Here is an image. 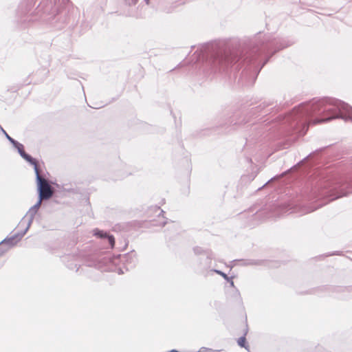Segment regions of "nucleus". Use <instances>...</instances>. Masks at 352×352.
<instances>
[{
	"label": "nucleus",
	"instance_id": "5",
	"mask_svg": "<svg viewBox=\"0 0 352 352\" xmlns=\"http://www.w3.org/2000/svg\"><path fill=\"white\" fill-rule=\"evenodd\" d=\"M213 259L212 252L206 254L204 256L199 257L197 260V267L201 273H204L209 270L212 265V260Z\"/></svg>",
	"mask_w": 352,
	"mask_h": 352
},
{
	"label": "nucleus",
	"instance_id": "28",
	"mask_svg": "<svg viewBox=\"0 0 352 352\" xmlns=\"http://www.w3.org/2000/svg\"><path fill=\"white\" fill-rule=\"evenodd\" d=\"M132 16H135V17H138V14H132Z\"/></svg>",
	"mask_w": 352,
	"mask_h": 352
},
{
	"label": "nucleus",
	"instance_id": "21",
	"mask_svg": "<svg viewBox=\"0 0 352 352\" xmlns=\"http://www.w3.org/2000/svg\"><path fill=\"white\" fill-rule=\"evenodd\" d=\"M138 0H124L125 3L129 6L136 4Z\"/></svg>",
	"mask_w": 352,
	"mask_h": 352
},
{
	"label": "nucleus",
	"instance_id": "15",
	"mask_svg": "<svg viewBox=\"0 0 352 352\" xmlns=\"http://www.w3.org/2000/svg\"><path fill=\"white\" fill-rule=\"evenodd\" d=\"M248 327H246V329H245V332H244L243 336L240 337L238 339L237 343H238L239 346H240L242 348L245 349L248 351L250 352V346L246 342V338H245V336H246V334L248 333Z\"/></svg>",
	"mask_w": 352,
	"mask_h": 352
},
{
	"label": "nucleus",
	"instance_id": "6",
	"mask_svg": "<svg viewBox=\"0 0 352 352\" xmlns=\"http://www.w3.org/2000/svg\"><path fill=\"white\" fill-rule=\"evenodd\" d=\"M164 213V211L160 208V206H151L148 208L146 214V217L150 219L151 222H154L155 219H153L154 217H160L161 216H163V214ZM164 218V217H162Z\"/></svg>",
	"mask_w": 352,
	"mask_h": 352
},
{
	"label": "nucleus",
	"instance_id": "1",
	"mask_svg": "<svg viewBox=\"0 0 352 352\" xmlns=\"http://www.w3.org/2000/svg\"><path fill=\"white\" fill-rule=\"evenodd\" d=\"M292 44V42L284 38L258 33L243 49H230L221 41L205 43L193 54L191 61L214 71L229 67L236 71L241 69L239 82L242 85L250 86L254 83L270 58Z\"/></svg>",
	"mask_w": 352,
	"mask_h": 352
},
{
	"label": "nucleus",
	"instance_id": "14",
	"mask_svg": "<svg viewBox=\"0 0 352 352\" xmlns=\"http://www.w3.org/2000/svg\"><path fill=\"white\" fill-rule=\"evenodd\" d=\"M211 271L214 272L216 274H217L220 275L221 276H222L224 278V280H226L227 282H228L230 283V285L232 287H235L234 281L232 280L233 276H228L223 272H222L221 270H217V269H212V270H211Z\"/></svg>",
	"mask_w": 352,
	"mask_h": 352
},
{
	"label": "nucleus",
	"instance_id": "10",
	"mask_svg": "<svg viewBox=\"0 0 352 352\" xmlns=\"http://www.w3.org/2000/svg\"><path fill=\"white\" fill-rule=\"evenodd\" d=\"M21 155L25 160H26L28 162H29L34 166L36 175H38V173H40L38 162L36 159L32 158L30 155L25 153H21Z\"/></svg>",
	"mask_w": 352,
	"mask_h": 352
},
{
	"label": "nucleus",
	"instance_id": "3",
	"mask_svg": "<svg viewBox=\"0 0 352 352\" xmlns=\"http://www.w3.org/2000/svg\"><path fill=\"white\" fill-rule=\"evenodd\" d=\"M352 192V175L329 174L327 170L314 169L300 198L298 212L306 214L316 210L329 201Z\"/></svg>",
	"mask_w": 352,
	"mask_h": 352
},
{
	"label": "nucleus",
	"instance_id": "24",
	"mask_svg": "<svg viewBox=\"0 0 352 352\" xmlns=\"http://www.w3.org/2000/svg\"><path fill=\"white\" fill-rule=\"evenodd\" d=\"M257 264H258V261H254V260L248 261V262H245L244 263V265H257Z\"/></svg>",
	"mask_w": 352,
	"mask_h": 352
},
{
	"label": "nucleus",
	"instance_id": "2",
	"mask_svg": "<svg viewBox=\"0 0 352 352\" xmlns=\"http://www.w3.org/2000/svg\"><path fill=\"white\" fill-rule=\"evenodd\" d=\"M336 118L352 121V107L331 97L314 98L295 107L291 112L280 116L271 123L279 136L285 137V147L306 134L309 124L329 122Z\"/></svg>",
	"mask_w": 352,
	"mask_h": 352
},
{
	"label": "nucleus",
	"instance_id": "23",
	"mask_svg": "<svg viewBox=\"0 0 352 352\" xmlns=\"http://www.w3.org/2000/svg\"><path fill=\"white\" fill-rule=\"evenodd\" d=\"M206 351H214L212 349L207 347H201L198 351L196 352H206Z\"/></svg>",
	"mask_w": 352,
	"mask_h": 352
},
{
	"label": "nucleus",
	"instance_id": "22",
	"mask_svg": "<svg viewBox=\"0 0 352 352\" xmlns=\"http://www.w3.org/2000/svg\"><path fill=\"white\" fill-rule=\"evenodd\" d=\"M166 223H167V221H162L159 222L158 223H153L152 225L159 226L160 227H164Z\"/></svg>",
	"mask_w": 352,
	"mask_h": 352
},
{
	"label": "nucleus",
	"instance_id": "11",
	"mask_svg": "<svg viewBox=\"0 0 352 352\" xmlns=\"http://www.w3.org/2000/svg\"><path fill=\"white\" fill-rule=\"evenodd\" d=\"M21 155L25 160H26L28 162H29L34 166L36 175H38V173H40L38 162L36 159L32 158L30 155L25 153H21Z\"/></svg>",
	"mask_w": 352,
	"mask_h": 352
},
{
	"label": "nucleus",
	"instance_id": "12",
	"mask_svg": "<svg viewBox=\"0 0 352 352\" xmlns=\"http://www.w3.org/2000/svg\"><path fill=\"white\" fill-rule=\"evenodd\" d=\"M21 155L25 160H26L28 162H29L34 166L36 175H38V173H40L38 162L36 159L32 158L30 155L25 153H21Z\"/></svg>",
	"mask_w": 352,
	"mask_h": 352
},
{
	"label": "nucleus",
	"instance_id": "20",
	"mask_svg": "<svg viewBox=\"0 0 352 352\" xmlns=\"http://www.w3.org/2000/svg\"><path fill=\"white\" fill-rule=\"evenodd\" d=\"M125 228V225L124 224H116L113 229H111V231L118 232V231H122L124 230Z\"/></svg>",
	"mask_w": 352,
	"mask_h": 352
},
{
	"label": "nucleus",
	"instance_id": "8",
	"mask_svg": "<svg viewBox=\"0 0 352 352\" xmlns=\"http://www.w3.org/2000/svg\"><path fill=\"white\" fill-rule=\"evenodd\" d=\"M21 236L19 234H15L11 237L4 239L1 242V245H7L9 247L15 245L19 241H20Z\"/></svg>",
	"mask_w": 352,
	"mask_h": 352
},
{
	"label": "nucleus",
	"instance_id": "13",
	"mask_svg": "<svg viewBox=\"0 0 352 352\" xmlns=\"http://www.w3.org/2000/svg\"><path fill=\"white\" fill-rule=\"evenodd\" d=\"M121 256L120 254H118V256H115L114 254H111V272H116L118 274H123L124 270L120 267H117L116 265L115 259L117 258H120Z\"/></svg>",
	"mask_w": 352,
	"mask_h": 352
},
{
	"label": "nucleus",
	"instance_id": "27",
	"mask_svg": "<svg viewBox=\"0 0 352 352\" xmlns=\"http://www.w3.org/2000/svg\"><path fill=\"white\" fill-rule=\"evenodd\" d=\"M145 1V3L148 5L149 3V1L150 0H144Z\"/></svg>",
	"mask_w": 352,
	"mask_h": 352
},
{
	"label": "nucleus",
	"instance_id": "16",
	"mask_svg": "<svg viewBox=\"0 0 352 352\" xmlns=\"http://www.w3.org/2000/svg\"><path fill=\"white\" fill-rule=\"evenodd\" d=\"M193 252L197 256H200V257L204 256L206 254H210L211 251L209 250H205L201 247L195 246L193 248Z\"/></svg>",
	"mask_w": 352,
	"mask_h": 352
},
{
	"label": "nucleus",
	"instance_id": "4",
	"mask_svg": "<svg viewBox=\"0 0 352 352\" xmlns=\"http://www.w3.org/2000/svg\"><path fill=\"white\" fill-rule=\"evenodd\" d=\"M36 181L39 195V200L36 206L39 207L43 200L49 199L52 197L54 190L47 180L42 177L40 173L36 175Z\"/></svg>",
	"mask_w": 352,
	"mask_h": 352
},
{
	"label": "nucleus",
	"instance_id": "26",
	"mask_svg": "<svg viewBox=\"0 0 352 352\" xmlns=\"http://www.w3.org/2000/svg\"><path fill=\"white\" fill-rule=\"evenodd\" d=\"M176 5L174 6V8H175L178 5H182L184 3H185V1L184 0H177L176 2H175Z\"/></svg>",
	"mask_w": 352,
	"mask_h": 352
},
{
	"label": "nucleus",
	"instance_id": "9",
	"mask_svg": "<svg viewBox=\"0 0 352 352\" xmlns=\"http://www.w3.org/2000/svg\"><path fill=\"white\" fill-rule=\"evenodd\" d=\"M21 155L25 160H26L28 162H29L34 166L36 175H38V173H40L38 162L36 159L32 158L30 155L25 153H21Z\"/></svg>",
	"mask_w": 352,
	"mask_h": 352
},
{
	"label": "nucleus",
	"instance_id": "18",
	"mask_svg": "<svg viewBox=\"0 0 352 352\" xmlns=\"http://www.w3.org/2000/svg\"><path fill=\"white\" fill-rule=\"evenodd\" d=\"M129 241L128 240L124 237L123 238L122 241H121V245L118 247V248L120 250H124L126 247L128 246Z\"/></svg>",
	"mask_w": 352,
	"mask_h": 352
},
{
	"label": "nucleus",
	"instance_id": "19",
	"mask_svg": "<svg viewBox=\"0 0 352 352\" xmlns=\"http://www.w3.org/2000/svg\"><path fill=\"white\" fill-rule=\"evenodd\" d=\"M94 235L100 237V238H103V237H108L109 239L110 240V237L107 235V233H103L102 231H100V230H95L94 231Z\"/></svg>",
	"mask_w": 352,
	"mask_h": 352
},
{
	"label": "nucleus",
	"instance_id": "25",
	"mask_svg": "<svg viewBox=\"0 0 352 352\" xmlns=\"http://www.w3.org/2000/svg\"><path fill=\"white\" fill-rule=\"evenodd\" d=\"M111 249H113V248H114V246L116 244V241H115V237L112 234H111Z\"/></svg>",
	"mask_w": 352,
	"mask_h": 352
},
{
	"label": "nucleus",
	"instance_id": "29",
	"mask_svg": "<svg viewBox=\"0 0 352 352\" xmlns=\"http://www.w3.org/2000/svg\"><path fill=\"white\" fill-rule=\"evenodd\" d=\"M335 254H338V253H333L331 255H335Z\"/></svg>",
	"mask_w": 352,
	"mask_h": 352
},
{
	"label": "nucleus",
	"instance_id": "7",
	"mask_svg": "<svg viewBox=\"0 0 352 352\" xmlns=\"http://www.w3.org/2000/svg\"><path fill=\"white\" fill-rule=\"evenodd\" d=\"M273 104H274L273 102H264L260 104L259 105L252 108L251 109V113L253 115H256L258 113H266L267 112V110H265V108L267 107H269V106H271Z\"/></svg>",
	"mask_w": 352,
	"mask_h": 352
},
{
	"label": "nucleus",
	"instance_id": "30",
	"mask_svg": "<svg viewBox=\"0 0 352 352\" xmlns=\"http://www.w3.org/2000/svg\"><path fill=\"white\" fill-rule=\"evenodd\" d=\"M171 12L170 10H167V12Z\"/></svg>",
	"mask_w": 352,
	"mask_h": 352
},
{
	"label": "nucleus",
	"instance_id": "17",
	"mask_svg": "<svg viewBox=\"0 0 352 352\" xmlns=\"http://www.w3.org/2000/svg\"><path fill=\"white\" fill-rule=\"evenodd\" d=\"M324 149H325V147H322L319 149H316L314 152L311 153L309 155H307L303 160H306L307 158L314 159L318 155L321 153Z\"/></svg>",
	"mask_w": 352,
	"mask_h": 352
}]
</instances>
